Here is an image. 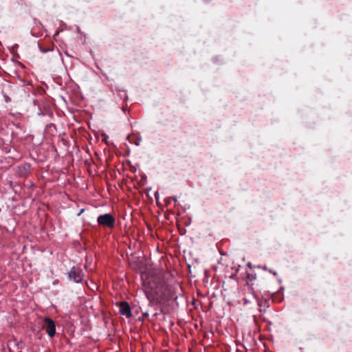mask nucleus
Listing matches in <instances>:
<instances>
[{
  "label": "nucleus",
  "mask_w": 352,
  "mask_h": 352,
  "mask_svg": "<svg viewBox=\"0 0 352 352\" xmlns=\"http://www.w3.org/2000/svg\"><path fill=\"white\" fill-rule=\"evenodd\" d=\"M97 221L102 226L112 228L115 225L116 219L111 214H104L100 215Z\"/></svg>",
  "instance_id": "nucleus-1"
},
{
  "label": "nucleus",
  "mask_w": 352,
  "mask_h": 352,
  "mask_svg": "<svg viewBox=\"0 0 352 352\" xmlns=\"http://www.w3.org/2000/svg\"><path fill=\"white\" fill-rule=\"evenodd\" d=\"M44 322L45 324L43 326V328L46 330L47 335L50 338H53L56 334V327L54 322L49 318H45L44 319Z\"/></svg>",
  "instance_id": "nucleus-2"
},
{
  "label": "nucleus",
  "mask_w": 352,
  "mask_h": 352,
  "mask_svg": "<svg viewBox=\"0 0 352 352\" xmlns=\"http://www.w3.org/2000/svg\"><path fill=\"white\" fill-rule=\"evenodd\" d=\"M69 277L76 283H79L82 279V272L79 268L73 267L69 272Z\"/></svg>",
  "instance_id": "nucleus-3"
},
{
  "label": "nucleus",
  "mask_w": 352,
  "mask_h": 352,
  "mask_svg": "<svg viewBox=\"0 0 352 352\" xmlns=\"http://www.w3.org/2000/svg\"><path fill=\"white\" fill-rule=\"evenodd\" d=\"M120 312L122 315L126 316L127 318L131 317V308L126 302H122L120 304Z\"/></svg>",
  "instance_id": "nucleus-4"
},
{
  "label": "nucleus",
  "mask_w": 352,
  "mask_h": 352,
  "mask_svg": "<svg viewBox=\"0 0 352 352\" xmlns=\"http://www.w3.org/2000/svg\"><path fill=\"white\" fill-rule=\"evenodd\" d=\"M254 297L256 298L257 301L258 306L260 307H269V300L267 299H259L258 297L253 294Z\"/></svg>",
  "instance_id": "nucleus-5"
},
{
  "label": "nucleus",
  "mask_w": 352,
  "mask_h": 352,
  "mask_svg": "<svg viewBox=\"0 0 352 352\" xmlns=\"http://www.w3.org/2000/svg\"><path fill=\"white\" fill-rule=\"evenodd\" d=\"M270 273H272L274 276H276L277 275V272H273L272 270H268Z\"/></svg>",
  "instance_id": "nucleus-6"
},
{
  "label": "nucleus",
  "mask_w": 352,
  "mask_h": 352,
  "mask_svg": "<svg viewBox=\"0 0 352 352\" xmlns=\"http://www.w3.org/2000/svg\"><path fill=\"white\" fill-rule=\"evenodd\" d=\"M260 267L261 268V267ZM262 269H263L264 270H268L266 266L262 267Z\"/></svg>",
  "instance_id": "nucleus-7"
},
{
  "label": "nucleus",
  "mask_w": 352,
  "mask_h": 352,
  "mask_svg": "<svg viewBox=\"0 0 352 352\" xmlns=\"http://www.w3.org/2000/svg\"><path fill=\"white\" fill-rule=\"evenodd\" d=\"M244 301L245 303H248V300L246 298H244Z\"/></svg>",
  "instance_id": "nucleus-8"
},
{
  "label": "nucleus",
  "mask_w": 352,
  "mask_h": 352,
  "mask_svg": "<svg viewBox=\"0 0 352 352\" xmlns=\"http://www.w3.org/2000/svg\"><path fill=\"white\" fill-rule=\"evenodd\" d=\"M41 51H42L43 52H46V50H43L42 49H41Z\"/></svg>",
  "instance_id": "nucleus-9"
}]
</instances>
